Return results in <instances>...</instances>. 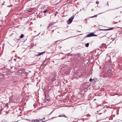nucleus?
<instances>
[{"label":"nucleus","mask_w":122,"mask_h":122,"mask_svg":"<svg viewBox=\"0 0 122 122\" xmlns=\"http://www.w3.org/2000/svg\"><path fill=\"white\" fill-rule=\"evenodd\" d=\"M74 17L72 16L69 19L68 21L70 23H71L72 21V20L73 19Z\"/></svg>","instance_id":"3"},{"label":"nucleus","mask_w":122,"mask_h":122,"mask_svg":"<svg viewBox=\"0 0 122 122\" xmlns=\"http://www.w3.org/2000/svg\"><path fill=\"white\" fill-rule=\"evenodd\" d=\"M24 35L23 34H21L20 36V38H22L24 37Z\"/></svg>","instance_id":"5"},{"label":"nucleus","mask_w":122,"mask_h":122,"mask_svg":"<svg viewBox=\"0 0 122 122\" xmlns=\"http://www.w3.org/2000/svg\"><path fill=\"white\" fill-rule=\"evenodd\" d=\"M75 74H78V72H75Z\"/></svg>","instance_id":"17"},{"label":"nucleus","mask_w":122,"mask_h":122,"mask_svg":"<svg viewBox=\"0 0 122 122\" xmlns=\"http://www.w3.org/2000/svg\"><path fill=\"white\" fill-rule=\"evenodd\" d=\"M45 51L40 53L38 55V56H40V55H41L45 53Z\"/></svg>","instance_id":"4"},{"label":"nucleus","mask_w":122,"mask_h":122,"mask_svg":"<svg viewBox=\"0 0 122 122\" xmlns=\"http://www.w3.org/2000/svg\"><path fill=\"white\" fill-rule=\"evenodd\" d=\"M40 121H42V120H33L32 121L30 120L29 121L30 122H38Z\"/></svg>","instance_id":"2"},{"label":"nucleus","mask_w":122,"mask_h":122,"mask_svg":"<svg viewBox=\"0 0 122 122\" xmlns=\"http://www.w3.org/2000/svg\"><path fill=\"white\" fill-rule=\"evenodd\" d=\"M61 40H58L55 41V42L56 43L58 41H59L60 42H61Z\"/></svg>","instance_id":"12"},{"label":"nucleus","mask_w":122,"mask_h":122,"mask_svg":"<svg viewBox=\"0 0 122 122\" xmlns=\"http://www.w3.org/2000/svg\"><path fill=\"white\" fill-rule=\"evenodd\" d=\"M94 36H97L95 34H94V33H92L87 35L86 37H89Z\"/></svg>","instance_id":"1"},{"label":"nucleus","mask_w":122,"mask_h":122,"mask_svg":"<svg viewBox=\"0 0 122 122\" xmlns=\"http://www.w3.org/2000/svg\"><path fill=\"white\" fill-rule=\"evenodd\" d=\"M47 10H46L43 11V12L44 13H46L47 12Z\"/></svg>","instance_id":"10"},{"label":"nucleus","mask_w":122,"mask_h":122,"mask_svg":"<svg viewBox=\"0 0 122 122\" xmlns=\"http://www.w3.org/2000/svg\"><path fill=\"white\" fill-rule=\"evenodd\" d=\"M52 25V24L51 23H50L49 24V25L48 26V28H49Z\"/></svg>","instance_id":"7"},{"label":"nucleus","mask_w":122,"mask_h":122,"mask_svg":"<svg viewBox=\"0 0 122 122\" xmlns=\"http://www.w3.org/2000/svg\"><path fill=\"white\" fill-rule=\"evenodd\" d=\"M56 80V78H55V77L53 78L52 79V81H55Z\"/></svg>","instance_id":"9"},{"label":"nucleus","mask_w":122,"mask_h":122,"mask_svg":"<svg viewBox=\"0 0 122 122\" xmlns=\"http://www.w3.org/2000/svg\"><path fill=\"white\" fill-rule=\"evenodd\" d=\"M44 95H45V96L46 97L48 96L46 94V92H45V93Z\"/></svg>","instance_id":"11"},{"label":"nucleus","mask_w":122,"mask_h":122,"mask_svg":"<svg viewBox=\"0 0 122 122\" xmlns=\"http://www.w3.org/2000/svg\"><path fill=\"white\" fill-rule=\"evenodd\" d=\"M89 45V43H87L85 45V46L86 47H87Z\"/></svg>","instance_id":"8"},{"label":"nucleus","mask_w":122,"mask_h":122,"mask_svg":"<svg viewBox=\"0 0 122 122\" xmlns=\"http://www.w3.org/2000/svg\"><path fill=\"white\" fill-rule=\"evenodd\" d=\"M62 116H61V115H59L58 117H62Z\"/></svg>","instance_id":"18"},{"label":"nucleus","mask_w":122,"mask_h":122,"mask_svg":"<svg viewBox=\"0 0 122 122\" xmlns=\"http://www.w3.org/2000/svg\"><path fill=\"white\" fill-rule=\"evenodd\" d=\"M97 15H95L94 16H92L91 17H97Z\"/></svg>","instance_id":"14"},{"label":"nucleus","mask_w":122,"mask_h":122,"mask_svg":"<svg viewBox=\"0 0 122 122\" xmlns=\"http://www.w3.org/2000/svg\"><path fill=\"white\" fill-rule=\"evenodd\" d=\"M114 28L113 27L112 28H109V29H108L107 30H112L114 29Z\"/></svg>","instance_id":"6"},{"label":"nucleus","mask_w":122,"mask_h":122,"mask_svg":"<svg viewBox=\"0 0 122 122\" xmlns=\"http://www.w3.org/2000/svg\"><path fill=\"white\" fill-rule=\"evenodd\" d=\"M92 81V78H90V80H89V81Z\"/></svg>","instance_id":"16"},{"label":"nucleus","mask_w":122,"mask_h":122,"mask_svg":"<svg viewBox=\"0 0 122 122\" xmlns=\"http://www.w3.org/2000/svg\"><path fill=\"white\" fill-rule=\"evenodd\" d=\"M111 71L110 70H107V72H111Z\"/></svg>","instance_id":"15"},{"label":"nucleus","mask_w":122,"mask_h":122,"mask_svg":"<svg viewBox=\"0 0 122 122\" xmlns=\"http://www.w3.org/2000/svg\"><path fill=\"white\" fill-rule=\"evenodd\" d=\"M99 3V2L97 0L96 1V3L97 4H98Z\"/></svg>","instance_id":"13"}]
</instances>
